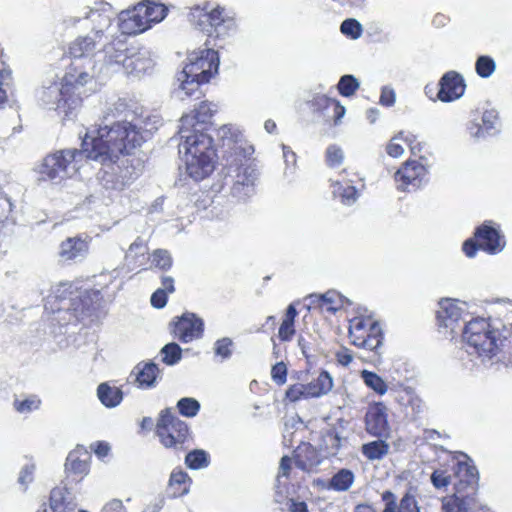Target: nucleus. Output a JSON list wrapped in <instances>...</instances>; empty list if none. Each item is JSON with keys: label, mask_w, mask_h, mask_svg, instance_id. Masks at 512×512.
Masks as SVG:
<instances>
[{"label": "nucleus", "mask_w": 512, "mask_h": 512, "mask_svg": "<svg viewBox=\"0 0 512 512\" xmlns=\"http://www.w3.org/2000/svg\"><path fill=\"white\" fill-rule=\"evenodd\" d=\"M160 124L159 116L152 115L144 120L120 121L86 132L83 138L86 157L107 166L101 177L106 190L123 191L140 176L143 160L134 150Z\"/></svg>", "instance_id": "nucleus-1"}, {"label": "nucleus", "mask_w": 512, "mask_h": 512, "mask_svg": "<svg viewBox=\"0 0 512 512\" xmlns=\"http://www.w3.org/2000/svg\"><path fill=\"white\" fill-rule=\"evenodd\" d=\"M218 67L217 51L205 48L190 52L183 70L177 75L179 86L174 91L175 97L185 100L186 97L200 94V85L208 83L218 73Z\"/></svg>", "instance_id": "nucleus-2"}, {"label": "nucleus", "mask_w": 512, "mask_h": 512, "mask_svg": "<svg viewBox=\"0 0 512 512\" xmlns=\"http://www.w3.org/2000/svg\"><path fill=\"white\" fill-rule=\"evenodd\" d=\"M179 152L183 155L189 177L200 181L215 168L216 153L211 136L206 133L182 134Z\"/></svg>", "instance_id": "nucleus-3"}, {"label": "nucleus", "mask_w": 512, "mask_h": 512, "mask_svg": "<svg viewBox=\"0 0 512 512\" xmlns=\"http://www.w3.org/2000/svg\"><path fill=\"white\" fill-rule=\"evenodd\" d=\"M499 333L491 328L484 318H475L468 321L463 330L462 338L469 355H475L481 363L486 365L492 362L499 351Z\"/></svg>", "instance_id": "nucleus-4"}, {"label": "nucleus", "mask_w": 512, "mask_h": 512, "mask_svg": "<svg viewBox=\"0 0 512 512\" xmlns=\"http://www.w3.org/2000/svg\"><path fill=\"white\" fill-rule=\"evenodd\" d=\"M83 156L86 152L81 149L68 148L47 155L37 167V172L43 180H50L59 184L65 179L73 177L80 169Z\"/></svg>", "instance_id": "nucleus-5"}, {"label": "nucleus", "mask_w": 512, "mask_h": 512, "mask_svg": "<svg viewBox=\"0 0 512 512\" xmlns=\"http://www.w3.org/2000/svg\"><path fill=\"white\" fill-rule=\"evenodd\" d=\"M38 99L43 107L57 111L62 123L74 120L82 106V97L70 94L62 82L43 87Z\"/></svg>", "instance_id": "nucleus-6"}, {"label": "nucleus", "mask_w": 512, "mask_h": 512, "mask_svg": "<svg viewBox=\"0 0 512 512\" xmlns=\"http://www.w3.org/2000/svg\"><path fill=\"white\" fill-rule=\"evenodd\" d=\"M349 338L352 345L380 354L384 333L372 316H356L349 321Z\"/></svg>", "instance_id": "nucleus-7"}, {"label": "nucleus", "mask_w": 512, "mask_h": 512, "mask_svg": "<svg viewBox=\"0 0 512 512\" xmlns=\"http://www.w3.org/2000/svg\"><path fill=\"white\" fill-rule=\"evenodd\" d=\"M98 74H100V71L96 61L72 60L66 68L62 83L70 94L79 95L83 98L87 89L91 90L94 86Z\"/></svg>", "instance_id": "nucleus-8"}, {"label": "nucleus", "mask_w": 512, "mask_h": 512, "mask_svg": "<svg viewBox=\"0 0 512 512\" xmlns=\"http://www.w3.org/2000/svg\"><path fill=\"white\" fill-rule=\"evenodd\" d=\"M188 434V425L172 414L169 408L161 411L156 424V435L164 447L181 449Z\"/></svg>", "instance_id": "nucleus-9"}, {"label": "nucleus", "mask_w": 512, "mask_h": 512, "mask_svg": "<svg viewBox=\"0 0 512 512\" xmlns=\"http://www.w3.org/2000/svg\"><path fill=\"white\" fill-rule=\"evenodd\" d=\"M115 13L112 10V6L106 2L95 3L93 7H84L79 15L74 16L70 19L74 25L81 19L90 21L92 24L91 33L96 37H101L105 40L109 39L107 31L111 27V22Z\"/></svg>", "instance_id": "nucleus-10"}, {"label": "nucleus", "mask_w": 512, "mask_h": 512, "mask_svg": "<svg viewBox=\"0 0 512 512\" xmlns=\"http://www.w3.org/2000/svg\"><path fill=\"white\" fill-rule=\"evenodd\" d=\"M127 46L125 41L115 38L103 42L96 53V65L100 73H115L122 71L125 62Z\"/></svg>", "instance_id": "nucleus-11"}, {"label": "nucleus", "mask_w": 512, "mask_h": 512, "mask_svg": "<svg viewBox=\"0 0 512 512\" xmlns=\"http://www.w3.org/2000/svg\"><path fill=\"white\" fill-rule=\"evenodd\" d=\"M469 314V305L465 301L446 298L439 302L437 317L440 326L447 329L452 335L458 334L459 331L463 330L459 322H466Z\"/></svg>", "instance_id": "nucleus-12"}, {"label": "nucleus", "mask_w": 512, "mask_h": 512, "mask_svg": "<svg viewBox=\"0 0 512 512\" xmlns=\"http://www.w3.org/2000/svg\"><path fill=\"white\" fill-rule=\"evenodd\" d=\"M217 111L215 104L203 101L190 114L180 119L179 134L204 133V125L208 124Z\"/></svg>", "instance_id": "nucleus-13"}, {"label": "nucleus", "mask_w": 512, "mask_h": 512, "mask_svg": "<svg viewBox=\"0 0 512 512\" xmlns=\"http://www.w3.org/2000/svg\"><path fill=\"white\" fill-rule=\"evenodd\" d=\"M427 174L425 165L418 160H407L395 174L397 189L410 191L419 188Z\"/></svg>", "instance_id": "nucleus-14"}, {"label": "nucleus", "mask_w": 512, "mask_h": 512, "mask_svg": "<svg viewBox=\"0 0 512 512\" xmlns=\"http://www.w3.org/2000/svg\"><path fill=\"white\" fill-rule=\"evenodd\" d=\"M259 172L252 162L245 160L237 168L235 180L231 189L232 195L240 200H245L255 192Z\"/></svg>", "instance_id": "nucleus-15"}, {"label": "nucleus", "mask_w": 512, "mask_h": 512, "mask_svg": "<svg viewBox=\"0 0 512 512\" xmlns=\"http://www.w3.org/2000/svg\"><path fill=\"white\" fill-rule=\"evenodd\" d=\"M462 487V484H455L454 494L442 499L443 512H477L482 508L477 493H470Z\"/></svg>", "instance_id": "nucleus-16"}, {"label": "nucleus", "mask_w": 512, "mask_h": 512, "mask_svg": "<svg viewBox=\"0 0 512 512\" xmlns=\"http://www.w3.org/2000/svg\"><path fill=\"white\" fill-rule=\"evenodd\" d=\"M387 416V407L383 403L370 405L365 415L366 431L374 437H388L390 434V426Z\"/></svg>", "instance_id": "nucleus-17"}, {"label": "nucleus", "mask_w": 512, "mask_h": 512, "mask_svg": "<svg viewBox=\"0 0 512 512\" xmlns=\"http://www.w3.org/2000/svg\"><path fill=\"white\" fill-rule=\"evenodd\" d=\"M144 4H137L132 9L121 11L119 13V29L124 35H136L149 29L145 18Z\"/></svg>", "instance_id": "nucleus-18"}, {"label": "nucleus", "mask_w": 512, "mask_h": 512, "mask_svg": "<svg viewBox=\"0 0 512 512\" xmlns=\"http://www.w3.org/2000/svg\"><path fill=\"white\" fill-rule=\"evenodd\" d=\"M106 41L101 37H96L89 33L85 36H79L71 42L69 46V54L72 60L81 59L82 61H94L96 53L101 49L103 42Z\"/></svg>", "instance_id": "nucleus-19"}, {"label": "nucleus", "mask_w": 512, "mask_h": 512, "mask_svg": "<svg viewBox=\"0 0 512 512\" xmlns=\"http://www.w3.org/2000/svg\"><path fill=\"white\" fill-rule=\"evenodd\" d=\"M465 89L463 76L455 71H449L439 81L437 99L442 102H453L464 95Z\"/></svg>", "instance_id": "nucleus-20"}, {"label": "nucleus", "mask_w": 512, "mask_h": 512, "mask_svg": "<svg viewBox=\"0 0 512 512\" xmlns=\"http://www.w3.org/2000/svg\"><path fill=\"white\" fill-rule=\"evenodd\" d=\"M475 238L478 247L489 254L501 252L505 245L499 229L493 225L492 221H486L478 227L475 231Z\"/></svg>", "instance_id": "nucleus-21"}, {"label": "nucleus", "mask_w": 512, "mask_h": 512, "mask_svg": "<svg viewBox=\"0 0 512 512\" xmlns=\"http://www.w3.org/2000/svg\"><path fill=\"white\" fill-rule=\"evenodd\" d=\"M204 322L193 313L183 314L175 323L174 334L181 342L189 343L203 335Z\"/></svg>", "instance_id": "nucleus-22"}, {"label": "nucleus", "mask_w": 512, "mask_h": 512, "mask_svg": "<svg viewBox=\"0 0 512 512\" xmlns=\"http://www.w3.org/2000/svg\"><path fill=\"white\" fill-rule=\"evenodd\" d=\"M73 285L69 282H63L56 285L52 290V295L47 299L45 307L49 304L52 305V301H59V305L55 308L51 306L53 312L78 310V305L75 303L77 298H80V292L72 290Z\"/></svg>", "instance_id": "nucleus-23"}, {"label": "nucleus", "mask_w": 512, "mask_h": 512, "mask_svg": "<svg viewBox=\"0 0 512 512\" xmlns=\"http://www.w3.org/2000/svg\"><path fill=\"white\" fill-rule=\"evenodd\" d=\"M467 130L469 135L475 139L497 134L500 131L498 112L495 109L485 110L481 117V123L471 121Z\"/></svg>", "instance_id": "nucleus-24"}, {"label": "nucleus", "mask_w": 512, "mask_h": 512, "mask_svg": "<svg viewBox=\"0 0 512 512\" xmlns=\"http://www.w3.org/2000/svg\"><path fill=\"white\" fill-rule=\"evenodd\" d=\"M209 21L211 22V35L215 34L217 38H225L236 32L235 19L220 6L209 8Z\"/></svg>", "instance_id": "nucleus-25"}, {"label": "nucleus", "mask_w": 512, "mask_h": 512, "mask_svg": "<svg viewBox=\"0 0 512 512\" xmlns=\"http://www.w3.org/2000/svg\"><path fill=\"white\" fill-rule=\"evenodd\" d=\"M88 251V237H68L61 242L58 255L62 261H79L87 256Z\"/></svg>", "instance_id": "nucleus-26"}, {"label": "nucleus", "mask_w": 512, "mask_h": 512, "mask_svg": "<svg viewBox=\"0 0 512 512\" xmlns=\"http://www.w3.org/2000/svg\"><path fill=\"white\" fill-rule=\"evenodd\" d=\"M154 65L150 53L146 50L126 55L122 71L127 75L140 77L149 72Z\"/></svg>", "instance_id": "nucleus-27"}, {"label": "nucleus", "mask_w": 512, "mask_h": 512, "mask_svg": "<svg viewBox=\"0 0 512 512\" xmlns=\"http://www.w3.org/2000/svg\"><path fill=\"white\" fill-rule=\"evenodd\" d=\"M309 301L308 309H319L321 312L334 314L343 305V297L334 290L327 291L324 294H311L307 297Z\"/></svg>", "instance_id": "nucleus-28"}, {"label": "nucleus", "mask_w": 512, "mask_h": 512, "mask_svg": "<svg viewBox=\"0 0 512 512\" xmlns=\"http://www.w3.org/2000/svg\"><path fill=\"white\" fill-rule=\"evenodd\" d=\"M381 498L385 504L383 512H420L417 500L410 492L402 497L399 504L396 495L389 490L384 491Z\"/></svg>", "instance_id": "nucleus-29"}, {"label": "nucleus", "mask_w": 512, "mask_h": 512, "mask_svg": "<svg viewBox=\"0 0 512 512\" xmlns=\"http://www.w3.org/2000/svg\"><path fill=\"white\" fill-rule=\"evenodd\" d=\"M130 378L141 389H151L157 385L158 378H160V369L155 363H139L137 364L130 374Z\"/></svg>", "instance_id": "nucleus-30"}, {"label": "nucleus", "mask_w": 512, "mask_h": 512, "mask_svg": "<svg viewBox=\"0 0 512 512\" xmlns=\"http://www.w3.org/2000/svg\"><path fill=\"white\" fill-rule=\"evenodd\" d=\"M463 456L465 460H459L457 463L455 473L459 481L456 484H462L464 490L478 494V471L472 461L466 455Z\"/></svg>", "instance_id": "nucleus-31"}, {"label": "nucleus", "mask_w": 512, "mask_h": 512, "mask_svg": "<svg viewBox=\"0 0 512 512\" xmlns=\"http://www.w3.org/2000/svg\"><path fill=\"white\" fill-rule=\"evenodd\" d=\"M313 106L317 110L324 112L327 120L333 119L334 124L338 125L344 117L346 109L337 100L329 98L325 95L316 96L313 99Z\"/></svg>", "instance_id": "nucleus-32"}, {"label": "nucleus", "mask_w": 512, "mask_h": 512, "mask_svg": "<svg viewBox=\"0 0 512 512\" xmlns=\"http://www.w3.org/2000/svg\"><path fill=\"white\" fill-rule=\"evenodd\" d=\"M76 508L70 492L63 487H56L50 493V509L53 512H72Z\"/></svg>", "instance_id": "nucleus-33"}, {"label": "nucleus", "mask_w": 512, "mask_h": 512, "mask_svg": "<svg viewBox=\"0 0 512 512\" xmlns=\"http://www.w3.org/2000/svg\"><path fill=\"white\" fill-rule=\"evenodd\" d=\"M190 478L186 472L174 469L170 475L167 494L171 497H180L189 492Z\"/></svg>", "instance_id": "nucleus-34"}, {"label": "nucleus", "mask_w": 512, "mask_h": 512, "mask_svg": "<svg viewBox=\"0 0 512 512\" xmlns=\"http://www.w3.org/2000/svg\"><path fill=\"white\" fill-rule=\"evenodd\" d=\"M209 4L196 6L190 9L189 22L198 30L211 35V22L209 21Z\"/></svg>", "instance_id": "nucleus-35"}, {"label": "nucleus", "mask_w": 512, "mask_h": 512, "mask_svg": "<svg viewBox=\"0 0 512 512\" xmlns=\"http://www.w3.org/2000/svg\"><path fill=\"white\" fill-rule=\"evenodd\" d=\"M97 396L100 402L108 408L118 406L123 399L121 389L115 386H110L108 383H101L98 386Z\"/></svg>", "instance_id": "nucleus-36"}, {"label": "nucleus", "mask_w": 512, "mask_h": 512, "mask_svg": "<svg viewBox=\"0 0 512 512\" xmlns=\"http://www.w3.org/2000/svg\"><path fill=\"white\" fill-rule=\"evenodd\" d=\"M308 384V390L313 398L327 395L333 388V378L327 371H322L317 378Z\"/></svg>", "instance_id": "nucleus-37"}, {"label": "nucleus", "mask_w": 512, "mask_h": 512, "mask_svg": "<svg viewBox=\"0 0 512 512\" xmlns=\"http://www.w3.org/2000/svg\"><path fill=\"white\" fill-rule=\"evenodd\" d=\"M355 481L354 473L349 469H340L330 479L328 488L337 492H344L351 488Z\"/></svg>", "instance_id": "nucleus-38"}, {"label": "nucleus", "mask_w": 512, "mask_h": 512, "mask_svg": "<svg viewBox=\"0 0 512 512\" xmlns=\"http://www.w3.org/2000/svg\"><path fill=\"white\" fill-rule=\"evenodd\" d=\"M362 454L369 460H380L389 452V444L384 440L379 439L363 444Z\"/></svg>", "instance_id": "nucleus-39"}, {"label": "nucleus", "mask_w": 512, "mask_h": 512, "mask_svg": "<svg viewBox=\"0 0 512 512\" xmlns=\"http://www.w3.org/2000/svg\"><path fill=\"white\" fill-rule=\"evenodd\" d=\"M332 185L334 197L339 198L343 204L351 205L357 200L358 193L354 186L339 181L333 182Z\"/></svg>", "instance_id": "nucleus-40"}, {"label": "nucleus", "mask_w": 512, "mask_h": 512, "mask_svg": "<svg viewBox=\"0 0 512 512\" xmlns=\"http://www.w3.org/2000/svg\"><path fill=\"white\" fill-rule=\"evenodd\" d=\"M141 4H144V9L147 10L143 12L149 28H151L153 24L161 22L166 17L167 8L163 4H157L150 1H145Z\"/></svg>", "instance_id": "nucleus-41"}, {"label": "nucleus", "mask_w": 512, "mask_h": 512, "mask_svg": "<svg viewBox=\"0 0 512 512\" xmlns=\"http://www.w3.org/2000/svg\"><path fill=\"white\" fill-rule=\"evenodd\" d=\"M361 379L365 385L373 390L378 395L386 394L388 386L386 382L376 373L368 370H362L360 373Z\"/></svg>", "instance_id": "nucleus-42"}, {"label": "nucleus", "mask_w": 512, "mask_h": 512, "mask_svg": "<svg viewBox=\"0 0 512 512\" xmlns=\"http://www.w3.org/2000/svg\"><path fill=\"white\" fill-rule=\"evenodd\" d=\"M160 353L162 361L169 366L177 364L182 358V349L174 342L166 344Z\"/></svg>", "instance_id": "nucleus-43"}, {"label": "nucleus", "mask_w": 512, "mask_h": 512, "mask_svg": "<svg viewBox=\"0 0 512 512\" xmlns=\"http://www.w3.org/2000/svg\"><path fill=\"white\" fill-rule=\"evenodd\" d=\"M411 138H412V136H407L405 139H403V133H400L397 136L393 137L386 147V151H387L388 155H390L391 157H394V158H398L403 155L404 148L400 143L401 141L407 142L411 148V151L413 153H415L414 152L415 148L412 146Z\"/></svg>", "instance_id": "nucleus-44"}, {"label": "nucleus", "mask_w": 512, "mask_h": 512, "mask_svg": "<svg viewBox=\"0 0 512 512\" xmlns=\"http://www.w3.org/2000/svg\"><path fill=\"white\" fill-rule=\"evenodd\" d=\"M185 463L191 469L207 467L209 464L208 454L203 450H194L186 455Z\"/></svg>", "instance_id": "nucleus-45"}, {"label": "nucleus", "mask_w": 512, "mask_h": 512, "mask_svg": "<svg viewBox=\"0 0 512 512\" xmlns=\"http://www.w3.org/2000/svg\"><path fill=\"white\" fill-rule=\"evenodd\" d=\"M179 413L185 417H195L200 410V403L191 397L181 398L177 402Z\"/></svg>", "instance_id": "nucleus-46"}, {"label": "nucleus", "mask_w": 512, "mask_h": 512, "mask_svg": "<svg viewBox=\"0 0 512 512\" xmlns=\"http://www.w3.org/2000/svg\"><path fill=\"white\" fill-rule=\"evenodd\" d=\"M325 161L327 166L331 168L340 167L344 161V152L342 148L336 144L329 145L325 152Z\"/></svg>", "instance_id": "nucleus-47"}, {"label": "nucleus", "mask_w": 512, "mask_h": 512, "mask_svg": "<svg viewBox=\"0 0 512 512\" xmlns=\"http://www.w3.org/2000/svg\"><path fill=\"white\" fill-rule=\"evenodd\" d=\"M359 86V81L353 75H344L338 82L339 93L345 97L354 95Z\"/></svg>", "instance_id": "nucleus-48"}, {"label": "nucleus", "mask_w": 512, "mask_h": 512, "mask_svg": "<svg viewBox=\"0 0 512 512\" xmlns=\"http://www.w3.org/2000/svg\"><path fill=\"white\" fill-rule=\"evenodd\" d=\"M285 396L290 402H297L302 399L312 398L310 395V391L308 390V384L302 383H296L294 385H291L287 389Z\"/></svg>", "instance_id": "nucleus-49"}, {"label": "nucleus", "mask_w": 512, "mask_h": 512, "mask_svg": "<svg viewBox=\"0 0 512 512\" xmlns=\"http://www.w3.org/2000/svg\"><path fill=\"white\" fill-rule=\"evenodd\" d=\"M475 69L480 77L488 78L495 72L496 63L489 56H480L475 63Z\"/></svg>", "instance_id": "nucleus-50"}, {"label": "nucleus", "mask_w": 512, "mask_h": 512, "mask_svg": "<svg viewBox=\"0 0 512 512\" xmlns=\"http://www.w3.org/2000/svg\"><path fill=\"white\" fill-rule=\"evenodd\" d=\"M41 400L37 396H28L23 400L15 399L14 408L21 414H27L40 407Z\"/></svg>", "instance_id": "nucleus-51"}, {"label": "nucleus", "mask_w": 512, "mask_h": 512, "mask_svg": "<svg viewBox=\"0 0 512 512\" xmlns=\"http://www.w3.org/2000/svg\"><path fill=\"white\" fill-rule=\"evenodd\" d=\"M233 341L229 337H223L215 341L213 350L215 356L221 360H227L232 356Z\"/></svg>", "instance_id": "nucleus-52"}, {"label": "nucleus", "mask_w": 512, "mask_h": 512, "mask_svg": "<svg viewBox=\"0 0 512 512\" xmlns=\"http://www.w3.org/2000/svg\"><path fill=\"white\" fill-rule=\"evenodd\" d=\"M340 30L344 35L349 36L352 39H357L362 34V26L355 19L344 20L341 24Z\"/></svg>", "instance_id": "nucleus-53"}, {"label": "nucleus", "mask_w": 512, "mask_h": 512, "mask_svg": "<svg viewBox=\"0 0 512 512\" xmlns=\"http://www.w3.org/2000/svg\"><path fill=\"white\" fill-rule=\"evenodd\" d=\"M323 443L329 455H336L341 447V438L335 431H329L324 435Z\"/></svg>", "instance_id": "nucleus-54"}, {"label": "nucleus", "mask_w": 512, "mask_h": 512, "mask_svg": "<svg viewBox=\"0 0 512 512\" xmlns=\"http://www.w3.org/2000/svg\"><path fill=\"white\" fill-rule=\"evenodd\" d=\"M153 264L160 269H168L172 265V258L167 250L157 249L152 254Z\"/></svg>", "instance_id": "nucleus-55"}, {"label": "nucleus", "mask_w": 512, "mask_h": 512, "mask_svg": "<svg viewBox=\"0 0 512 512\" xmlns=\"http://www.w3.org/2000/svg\"><path fill=\"white\" fill-rule=\"evenodd\" d=\"M271 378L278 385H283L286 382L287 368L283 362H278L272 367Z\"/></svg>", "instance_id": "nucleus-56"}, {"label": "nucleus", "mask_w": 512, "mask_h": 512, "mask_svg": "<svg viewBox=\"0 0 512 512\" xmlns=\"http://www.w3.org/2000/svg\"><path fill=\"white\" fill-rule=\"evenodd\" d=\"M431 482L437 489L446 488L450 484V475L443 470H435L431 475Z\"/></svg>", "instance_id": "nucleus-57"}, {"label": "nucleus", "mask_w": 512, "mask_h": 512, "mask_svg": "<svg viewBox=\"0 0 512 512\" xmlns=\"http://www.w3.org/2000/svg\"><path fill=\"white\" fill-rule=\"evenodd\" d=\"M218 134L221 138H223L224 140L226 139L229 143L236 142L238 137L240 136L239 130L235 128L233 125H223L219 129Z\"/></svg>", "instance_id": "nucleus-58"}, {"label": "nucleus", "mask_w": 512, "mask_h": 512, "mask_svg": "<svg viewBox=\"0 0 512 512\" xmlns=\"http://www.w3.org/2000/svg\"><path fill=\"white\" fill-rule=\"evenodd\" d=\"M396 101V93L390 86H384L381 90L380 104L386 107H392Z\"/></svg>", "instance_id": "nucleus-59"}, {"label": "nucleus", "mask_w": 512, "mask_h": 512, "mask_svg": "<svg viewBox=\"0 0 512 512\" xmlns=\"http://www.w3.org/2000/svg\"><path fill=\"white\" fill-rule=\"evenodd\" d=\"M282 150H283L284 162L286 164L285 173H287L288 170H290V172L292 173L294 171L296 161H297L296 154L294 151H292V149L290 147H288L286 145H282Z\"/></svg>", "instance_id": "nucleus-60"}, {"label": "nucleus", "mask_w": 512, "mask_h": 512, "mask_svg": "<svg viewBox=\"0 0 512 512\" xmlns=\"http://www.w3.org/2000/svg\"><path fill=\"white\" fill-rule=\"evenodd\" d=\"M294 333H295L294 322H289L287 320H283V322L279 328V332H278L279 338L282 341H289L292 338V336L294 335Z\"/></svg>", "instance_id": "nucleus-61"}, {"label": "nucleus", "mask_w": 512, "mask_h": 512, "mask_svg": "<svg viewBox=\"0 0 512 512\" xmlns=\"http://www.w3.org/2000/svg\"><path fill=\"white\" fill-rule=\"evenodd\" d=\"M335 357H336L337 362L344 367L349 366L351 364V362L353 361V355H352L351 351L346 347L340 348L336 352Z\"/></svg>", "instance_id": "nucleus-62"}, {"label": "nucleus", "mask_w": 512, "mask_h": 512, "mask_svg": "<svg viewBox=\"0 0 512 512\" xmlns=\"http://www.w3.org/2000/svg\"><path fill=\"white\" fill-rule=\"evenodd\" d=\"M136 255L144 256L147 252V247L144 241L138 237L129 247L128 253L126 254V258L131 257L132 253Z\"/></svg>", "instance_id": "nucleus-63"}, {"label": "nucleus", "mask_w": 512, "mask_h": 512, "mask_svg": "<svg viewBox=\"0 0 512 512\" xmlns=\"http://www.w3.org/2000/svg\"><path fill=\"white\" fill-rule=\"evenodd\" d=\"M167 303V294L163 289H157L151 296V304L155 308H163Z\"/></svg>", "instance_id": "nucleus-64"}]
</instances>
